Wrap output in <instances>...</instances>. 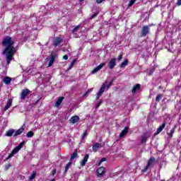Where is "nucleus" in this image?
Returning <instances> with one entry per match:
<instances>
[{"instance_id": "nucleus-23", "label": "nucleus", "mask_w": 181, "mask_h": 181, "mask_svg": "<svg viewBox=\"0 0 181 181\" xmlns=\"http://www.w3.org/2000/svg\"><path fill=\"white\" fill-rule=\"evenodd\" d=\"M100 146H101V144L100 143H95L92 149L93 151V152H97V151H98V148H100Z\"/></svg>"}, {"instance_id": "nucleus-42", "label": "nucleus", "mask_w": 181, "mask_h": 181, "mask_svg": "<svg viewBox=\"0 0 181 181\" xmlns=\"http://www.w3.org/2000/svg\"><path fill=\"white\" fill-rule=\"evenodd\" d=\"M104 1L105 0H96L97 4H103V2H104Z\"/></svg>"}, {"instance_id": "nucleus-27", "label": "nucleus", "mask_w": 181, "mask_h": 181, "mask_svg": "<svg viewBox=\"0 0 181 181\" xmlns=\"http://www.w3.org/2000/svg\"><path fill=\"white\" fill-rule=\"evenodd\" d=\"M11 105H12V100H8L4 107V110L6 111L7 110H9Z\"/></svg>"}, {"instance_id": "nucleus-25", "label": "nucleus", "mask_w": 181, "mask_h": 181, "mask_svg": "<svg viewBox=\"0 0 181 181\" xmlns=\"http://www.w3.org/2000/svg\"><path fill=\"white\" fill-rule=\"evenodd\" d=\"M15 133V129H11L6 132V136H12L13 134Z\"/></svg>"}, {"instance_id": "nucleus-47", "label": "nucleus", "mask_w": 181, "mask_h": 181, "mask_svg": "<svg viewBox=\"0 0 181 181\" xmlns=\"http://www.w3.org/2000/svg\"><path fill=\"white\" fill-rule=\"evenodd\" d=\"M86 95H88V91H86V92L84 93V95H83V96H86Z\"/></svg>"}, {"instance_id": "nucleus-9", "label": "nucleus", "mask_w": 181, "mask_h": 181, "mask_svg": "<svg viewBox=\"0 0 181 181\" xmlns=\"http://www.w3.org/2000/svg\"><path fill=\"white\" fill-rule=\"evenodd\" d=\"M63 42V40L60 37H57L53 40V46L54 47H57Z\"/></svg>"}, {"instance_id": "nucleus-33", "label": "nucleus", "mask_w": 181, "mask_h": 181, "mask_svg": "<svg viewBox=\"0 0 181 181\" xmlns=\"http://www.w3.org/2000/svg\"><path fill=\"white\" fill-rule=\"evenodd\" d=\"M146 141H148V137L142 136L141 144H146Z\"/></svg>"}, {"instance_id": "nucleus-48", "label": "nucleus", "mask_w": 181, "mask_h": 181, "mask_svg": "<svg viewBox=\"0 0 181 181\" xmlns=\"http://www.w3.org/2000/svg\"><path fill=\"white\" fill-rule=\"evenodd\" d=\"M40 100H42V98H40L38 100H37V101L35 102V104H37V103H39V101H40Z\"/></svg>"}, {"instance_id": "nucleus-14", "label": "nucleus", "mask_w": 181, "mask_h": 181, "mask_svg": "<svg viewBox=\"0 0 181 181\" xmlns=\"http://www.w3.org/2000/svg\"><path fill=\"white\" fill-rule=\"evenodd\" d=\"M139 90H141V84L137 83L133 86V88L132 89V94H135Z\"/></svg>"}, {"instance_id": "nucleus-31", "label": "nucleus", "mask_w": 181, "mask_h": 181, "mask_svg": "<svg viewBox=\"0 0 181 181\" xmlns=\"http://www.w3.org/2000/svg\"><path fill=\"white\" fill-rule=\"evenodd\" d=\"M36 177V171H33V174L29 177V180H33Z\"/></svg>"}, {"instance_id": "nucleus-43", "label": "nucleus", "mask_w": 181, "mask_h": 181, "mask_svg": "<svg viewBox=\"0 0 181 181\" xmlns=\"http://www.w3.org/2000/svg\"><path fill=\"white\" fill-rule=\"evenodd\" d=\"M177 6H181V0H177Z\"/></svg>"}, {"instance_id": "nucleus-40", "label": "nucleus", "mask_w": 181, "mask_h": 181, "mask_svg": "<svg viewBox=\"0 0 181 181\" xmlns=\"http://www.w3.org/2000/svg\"><path fill=\"white\" fill-rule=\"evenodd\" d=\"M122 53L119 54V55L117 57V62H121V60H122Z\"/></svg>"}, {"instance_id": "nucleus-12", "label": "nucleus", "mask_w": 181, "mask_h": 181, "mask_svg": "<svg viewBox=\"0 0 181 181\" xmlns=\"http://www.w3.org/2000/svg\"><path fill=\"white\" fill-rule=\"evenodd\" d=\"M105 66V63H102L99 64L92 71L93 74H95L97 71H100V70H101V69H103V67H104Z\"/></svg>"}, {"instance_id": "nucleus-17", "label": "nucleus", "mask_w": 181, "mask_h": 181, "mask_svg": "<svg viewBox=\"0 0 181 181\" xmlns=\"http://www.w3.org/2000/svg\"><path fill=\"white\" fill-rule=\"evenodd\" d=\"M88 158H90V155H88V154H86L84 156L83 159L81 162V166H86V164L87 163V162L88 160Z\"/></svg>"}, {"instance_id": "nucleus-7", "label": "nucleus", "mask_w": 181, "mask_h": 181, "mask_svg": "<svg viewBox=\"0 0 181 181\" xmlns=\"http://www.w3.org/2000/svg\"><path fill=\"white\" fill-rule=\"evenodd\" d=\"M96 173L98 174V177H103L105 173V168L103 166L100 167L99 168L97 169Z\"/></svg>"}, {"instance_id": "nucleus-29", "label": "nucleus", "mask_w": 181, "mask_h": 181, "mask_svg": "<svg viewBox=\"0 0 181 181\" xmlns=\"http://www.w3.org/2000/svg\"><path fill=\"white\" fill-rule=\"evenodd\" d=\"M162 98H163V94H158L156 97V103H160Z\"/></svg>"}, {"instance_id": "nucleus-28", "label": "nucleus", "mask_w": 181, "mask_h": 181, "mask_svg": "<svg viewBox=\"0 0 181 181\" xmlns=\"http://www.w3.org/2000/svg\"><path fill=\"white\" fill-rule=\"evenodd\" d=\"M73 162L69 161L65 166V170H64V173H66V172H69V170L70 169V168L71 167Z\"/></svg>"}, {"instance_id": "nucleus-46", "label": "nucleus", "mask_w": 181, "mask_h": 181, "mask_svg": "<svg viewBox=\"0 0 181 181\" xmlns=\"http://www.w3.org/2000/svg\"><path fill=\"white\" fill-rule=\"evenodd\" d=\"M52 175H53V176H54V175H56V170H54L52 171Z\"/></svg>"}, {"instance_id": "nucleus-26", "label": "nucleus", "mask_w": 181, "mask_h": 181, "mask_svg": "<svg viewBox=\"0 0 181 181\" xmlns=\"http://www.w3.org/2000/svg\"><path fill=\"white\" fill-rule=\"evenodd\" d=\"M25 145V141H22L18 146L14 148V149L17 151L19 152L22 148H23V146Z\"/></svg>"}, {"instance_id": "nucleus-5", "label": "nucleus", "mask_w": 181, "mask_h": 181, "mask_svg": "<svg viewBox=\"0 0 181 181\" xmlns=\"http://www.w3.org/2000/svg\"><path fill=\"white\" fill-rule=\"evenodd\" d=\"M117 66V58L114 57L110 59L109 63L107 64V66L110 70H112Z\"/></svg>"}, {"instance_id": "nucleus-6", "label": "nucleus", "mask_w": 181, "mask_h": 181, "mask_svg": "<svg viewBox=\"0 0 181 181\" xmlns=\"http://www.w3.org/2000/svg\"><path fill=\"white\" fill-rule=\"evenodd\" d=\"M105 87H106L105 83H103L100 89L99 90V91L97 94L96 100H100V97H101V95H103V93H104V91H105Z\"/></svg>"}, {"instance_id": "nucleus-32", "label": "nucleus", "mask_w": 181, "mask_h": 181, "mask_svg": "<svg viewBox=\"0 0 181 181\" xmlns=\"http://www.w3.org/2000/svg\"><path fill=\"white\" fill-rule=\"evenodd\" d=\"M33 135H35L33 132L30 131L27 133V138H33Z\"/></svg>"}, {"instance_id": "nucleus-35", "label": "nucleus", "mask_w": 181, "mask_h": 181, "mask_svg": "<svg viewBox=\"0 0 181 181\" xmlns=\"http://www.w3.org/2000/svg\"><path fill=\"white\" fill-rule=\"evenodd\" d=\"M135 2H136V0H131L128 4V7L131 8V6H132Z\"/></svg>"}, {"instance_id": "nucleus-30", "label": "nucleus", "mask_w": 181, "mask_h": 181, "mask_svg": "<svg viewBox=\"0 0 181 181\" xmlns=\"http://www.w3.org/2000/svg\"><path fill=\"white\" fill-rule=\"evenodd\" d=\"M76 62H77V59H74L73 61L69 64V66L68 67V70H71V69H73V66H74V64H76Z\"/></svg>"}, {"instance_id": "nucleus-36", "label": "nucleus", "mask_w": 181, "mask_h": 181, "mask_svg": "<svg viewBox=\"0 0 181 181\" xmlns=\"http://www.w3.org/2000/svg\"><path fill=\"white\" fill-rule=\"evenodd\" d=\"M100 13V11H96L95 13H94L91 16H90V19H94V18H96V16Z\"/></svg>"}, {"instance_id": "nucleus-10", "label": "nucleus", "mask_w": 181, "mask_h": 181, "mask_svg": "<svg viewBox=\"0 0 181 181\" xmlns=\"http://www.w3.org/2000/svg\"><path fill=\"white\" fill-rule=\"evenodd\" d=\"M80 121V117L77 115L71 117L69 119L70 124H77Z\"/></svg>"}, {"instance_id": "nucleus-11", "label": "nucleus", "mask_w": 181, "mask_h": 181, "mask_svg": "<svg viewBox=\"0 0 181 181\" xmlns=\"http://www.w3.org/2000/svg\"><path fill=\"white\" fill-rule=\"evenodd\" d=\"M25 131V124H23L20 129H18L13 134V136H18V135H21Z\"/></svg>"}, {"instance_id": "nucleus-41", "label": "nucleus", "mask_w": 181, "mask_h": 181, "mask_svg": "<svg viewBox=\"0 0 181 181\" xmlns=\"http://www.w3.org/2000/svg\"><path fill=\"white\" fill-rule=\"evenodd\" d=\"M11 166H12V165H11V163L7 164L5 166V170H8V169H9V168H11Z\"/></svg>"}, {"instance_id": "nucleus-2", "label": "nucleus", "mask_w": 181, "mask_h": 181, "mask_svg": "<svg viewBox=\"0 0 181 181\" xmlns=\"http://www.w3.org/2000/svg\"><path fill=\"white\" fill-rule=\"evenodd\" d=\"M149 33H151L149 25H144L141 30L140 37H146V36L149 35Z\"/></svg>"}, {"instance_id": "nucleus-3", "label": "nucleus", "mask_w": 181, "mask_h": 181, "mask_svg": "<svg viewBox=\"0 0 181 181\" xmlns=\"http://www.w3.org/2000/svg\"><path fill=\"white\" fill-rule=\"evenodd\" d=\"M155 160H156L155 157H151L148 160L147 165H146L144 169L142 170V172L145 173V172H146L149 169V167L152 166V165L155 163Z\"/></svg>"}, {"instance_id": "nucleus-24", "label": "nucleus", "mask_w": 181, "mask_h": 181, "mask_svg": "<svg viewBox=\"0 0 181 181\" xmlns=\"http://www.w3.org/2000/svg\"><path fill=\"white\" fill-rule=\"evenodd\" d=\"M107 81H105V83H103V84H105V88L107 89V90H110V88H111V86H112V84H113V83H114V79H112L110 82H109V83L107 85Z\"/></svg>"}, {"instance_id": "nucleus-20", "label": "nucleus", "mask_w": 181, "mask_h": 181, "mask_svg": "<svg viewBox=\"0 0 181 181\" xmlns=\"http://www.w3.org/2000/svg\"><path fill=\"white\" fill-rule=\"evenodd\" d=\"M17 153H18V151L14 148L11 151V153L8 156V157L6 158V160L11 159V158H13V156L16 155Z\"/></svg>"}, {"instance_id": "nucleus-4", "label": "nucleus", "mask_w": 181, "mask_h": 181, "mask_svg": "<svg viewBox=\"0 0 181 181\" xmlns=\"http://www.w3.org/2000/svg\"><path fill=\"white\" fill-rule=\"evenodd\" d=\"M30 94V90L25 88L23 89L21 93L20 94L21 100H26V97Z\"/></svg>"}, {"instance_id": "nucleus-18", "label": "nucleus", "mask_w": 181, "mask_h": 181, "mask_svg": "<svg viewBox=\"0 0 181 181\" xmlns=\"http://www.w3.org/2000/svg\"><path fill=\"white\" fill-rule=\"evenodd\" d=\"M11 81H12V78L9 76H5L3 80V83H4V84H6V86H8V84H11Z\"/></svg>"}, {"instance_id": "nucleus-16", "label": "nucleus", "mask_w": 181, "mask_h": 181, "mask_svg": "<svg viewBox=\"0 0 181 181\" xmlns=\"http://www.w3.org/2000/svg\"><path fill=\"white\" fill-rule=\"evenodd\" d=\"M63 100H64V96L59 97L55 103L54 107H60L62 103H63Z\"/></svg>"}, {"instance_id": "nucleus-44", "label": "nucleus", "mask_w": 181, "mask_h": 181, "mask_svg": "<svg viewBox=\"0 0 181 181\" xmlns=\"http://www.w3.org/2000/svg\"><path fill=\"white\" fill-rule=\"evenodd\" d=\"M63 59H64V60H68V59H69V56H67V55H64V56H63Z\"/></svg>"}, {"instance_id": "nucleus-45", "label": "nucleus", "mask_w": 181, "mask_h": 181, "mask_svg": "<svg viewBox=\"0 0 181 181\" xmlns=\"http://www.w3.org/2000/svg\"><path fill=\"white\" fill-rule=\"evenodd\" d=\"M93 88H90L87 90L88 93L90 94V93H91L93 91Z\"/></svg>"}, {"instance_id": "nucleus-19", "label": "nucleus", "mask_w": 181, "mask_h": 181, "mask_svg": "<svg viewBox=\"0 0 181 181\" xmlns=\"http://www.w3.org/2000/svg\"><path fill=\"white\" fill-rule=\"evenodd\" d=\"M77 156H78V153L77 150H75L74 151V153L71 154L69 161L73 162L74 159H76V158H77Z\"/></svg>"}, {"instance_id": "nucleus-8", "label": "nucleus", "mask_w": 181, "mask_h": 181, "mask_svg": "<svg viewBox=\"0 0 181 181\" xmlns=\"http://www.w3.org/2000/svg\"><path fill=\"white\" fill-rule=\"evenodd\" d=\"M56 57H57V54H52L51 57H49V61L48 63V67H52V66H53V63H54Z\"/></svg>"}, {"instance_id": "nucleus-15", "label": "nucleus", "mask_w": 181, "mask_h": 181, "mask_svg": "<svg viewBox=\"0 0 181 181\" xmlns=\"http://www.w3.org/2000/svg\"><path fill=\"white\" fill-rule=\"evenodd\" d=\"M166 127V122H164L163 123V125H160L156 131V135H158V134H160L161 131H163V129H165V127Z\"/></svg>"}, {"instance_id": "nucleus-13", "label": "nucleus", "mask_w": 181, "mask_h": 181, "mask_svg": "<svg viewBox=\"0 0 181 181\" xmlns=\"http://www.w3.org/2000/svg\"><path fill=\"white\" fill-rule=\"evenodd\" d=\"M129 130V127H124V129L121 132V133L119 135V138H124V136H125V135L128 134Z\"/></svg>"}, {"instance_id": "nucleus-37", "label": "nucleus", "mask_w": 181, "mask_h": 181, "mask_svg": "<svg viewBox=\"0 0 181 181\" xmlns=\"http://www.w3.org/2000/svg\"><path fill=\"white\" fill-rule=\"evenodd\" d=\"M103 104V100H100L98 104L95 106V110H98L100 108V106Z\"/></svg>"}, {"instance_id": "nucleus-34", "label": "nucleus", "mask_w": 181, "mask_h": 181, "mask_svg": "<svg viewBox=\"0 0 181 181\" xmlns=\"http://www.w3.org/2000/svg\"><path fill=\"white\" fill-rule=\"evenodd\" d=\"M78 29H80V25H76L73 30H72V33H76V32H77V30H78Z\"/></svg>"}, {"instance_id": "nucleus-21", "label": "nucleus", "mask_w": 181, "mask_h": 181, "mask_svg": "<svg viewBox=\"0 0 181 181\" xmlns=\"http://www.w3.org/2000/svg\"><path fill=\"white\" fill-rule=\"evenodd\" d=\"M128 63H129V60L128 59H124V61L120 64V69L127 67V66H128Z\"/></svg>"}, {"instance_id": "nucleus-39", "label": "nucleus", "mask_w": 181, "mask_h": 181, "mask_svg": "<svg viewBox=\"0 0 181 181\" xmlns=\"http://www.w3.org/2000/svg\"><path fill=\"white\" fill-rule=\"evenodd\" d=\"M87 136V131H85L82 136H81V139L84 140L86 139V136Z\"/></svg>"}, {"instance_id": "nucleus-22", "label": "nucleus", "mask_w": 181, "mask_h": 181, "mask_svg": "<svg viewBox=\"0 0 181 181\" xmlns=\"http://www.w3.org/2000/svg\"><path fill=\"white\" fill-rule=\"evenodd\" d=\"M176 130V126H174L173 129L168 133V138H173V134H175V131Z\"/></svg>"}, {"instance_id": "nucleus-1", "label": "nucleus", "mask_w": 181, "mask_h": 181, "mask_svg": "<svg viewBox=\"0 0 181 181\" xmlns=\"http://www.w3.org/2000/svg\"><path fill=\"white\" fill-rule=\"evenodd\" d=\"M1 45L5 47L2 52V54H5L6 64L9 65L11 64V62L14 59L13 56L16 54L18 49L13 47L15 42L12 40V37L8 35L3 39Z\"/></svg>"}, {"instance_id": "nucleus-49", "label": "nucleus", "mask_w": 181, "mask_h": 181, "mask_svg": "<svg viewBox=\"0 0 181 181\" xmlns=\"http://www.w3.org/2000/svg\"><path fill=\"white\" fill-rule=\"evenodd\" d=\"M84 1V0H79V2H83Z\"/></svg>"}, {"instance_id": "nucleus-38", "label": "nucleus", "mask_w": 181, "mask_h": 181, "mask_svg": "<svg viewBox=\"0 0 181 181\" xmlns=\"http://www.w3.org/2000/svg\"><path fill=\"white\" fill-rule=\"evenodd\" d=\"M107 160V158H103L100 159V162L98 163V166H100L101 165V163L103 162H105Z\"/></svg>"}]
</instances>
